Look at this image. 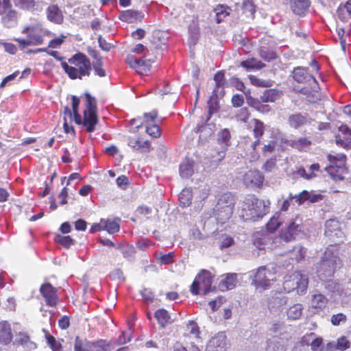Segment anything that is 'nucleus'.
<instances>
[{"label": "nucleus", "mask_w": 351, "mask_h": 351, "mask_svg": "<svg viewBox=\"0 0 351 351\" xmlns=\"http://www.w3.org/2000/svg\"><path fill=\"white\" fill-rule=\"evenodd\" d=\"M154 317L162 328H165L168 324L171 323V317L168 311L164 308L157 310L154 313Z\"/></svg>", "instance_id": "31"}, {"label": "nucleus", "mask_w": 351, "mask_h": 351, "mask_svg": "<svg viewBox=\"0 0 351 351\" xmlns=\"http://www.w3.org/2000/svg\"><path fill=\"white\" fill-rule=\"evenodd\" d=\"M40 292L48 306H55L56 305L58 302L56 289L50 283L43 285L40 288Z\"/></svg>", "instance_id": "15"}, {"label": "nucleus", "mask_w": 351, "mask_h": 351, "mask_svg": "<svg viewBox=\"0 0 351 351\" xmlns=\"http://www.w3.org/2000/svg\"><path fill=\"white\" fill-rule=\"evenodd\" d=\"M328 302L327 298L322 294L315 293L312 296L311 306L315 308H324Z\"/></svg>", "instance_id": "40"}, {"label": "nucleus", "mask_w": 351, "mask_h": 351, "mask_svg": "<svg viewBox=\"0 0 351 351\" xmlns=\"http://www.w3.org/2000/svg\"><path fill=\"white\" fill-rule=\"evenodd\" d=\"M231 9L223 5H219L215 9L216 14V21L217 23H220L223 19L230 14Z\"/></svg>", "instance_id": "41"}, {"label": "nucleus", "mask_w": 351, "mask_h": 351, "mask_svg": "<svg viewBox=\"0 0 351 351\" xmlns=\"http://www.w3.org/2000/svg\"><path fill=\"white\" fill-rule=\"evenodd\" d=\"M308 283V278L304 275L295 271L285 277L283 288L287 292L296 291L298 294H303L307 289Z\"/></svg>", "instance_id": "9"}, {"label": "nucleus", "mask_w": 351, "mask_h": 351, "mask_svg": "<svg viewBox=\"0 0 351 351\" xmlns=\"http://www.w3.org/2000/svg\"><path fill=\"white\" fill-rule=\"evenodd\" d=\"M273 337L267 340L265 351H286L289 337L283 322H274L270 328Z\"/></svg>", "instance_id": "4"}, {"label": "nucleus", "mask_w": 351, "mask_h": 351, "mask_svg": "<svg viewBox=\"0 0 351 351\" xmlns=\"http://www.w3.org/2000/svg\"><path fill=\"white\" fill-rule=\"evenodd\" d=\"M86 99V108L84 110V117L82 119L78 113L80 99L75 97H72V110L73 111V119L77 125H83L86 131L89 133L95 130V126L98 123L97 115V105L95 97H93L89 93H85Z\"/></svg>", "instance_id": "1"}, {"label": "nucleus", "mask_w": 351, "mask_h": 351, "mask_svg": "<svg viewBox=\"0 0 351 351\" xmlns=\"http://www.w3.org/2000/svg\"><path fill=\"white\" fill-rule=\"evenodd\" d=\"M336 143L346 149L351 147V130L346 125L339 128V134L336 136Z\"/></svg>", "instance_id": "19"}, {"label": "nucleus", "mask_w": 351, "mask_h": 351, "mask_svg": "<svg viewBox=\"0 0 351 351\" xmlns=\"http://www.w3.org/2000/svg\"><path fill=\"white\" fill-rule=\"evenodd\" d=\"M128 145L135 150L141 152H148L150 150V143L148 141H143L141 137H129Z\"/></svg>", "instance_id": "21"}, {"label": "nucleus", "mask_w": 351, "mask_h": 351, "mask_svg": "<svg viewBox=\"0 0 351 351\" xmlns=\"http://www.w3.org/2000/svg\"><path fill=\"white\" fill-rule=\"evenodd\" d=\"M282 220V213H276L267 223V229L271 232H274L281 225Z\"/></svg>", "instance_id": "39"}, {"label": "nucleus", "mask_w": 351, "mask_h": 351, "mask_svg": "<svg viewBox=\"0 0 351 351\" xmlns=\"http://www.w3.org/2000/svg\"><path fill=\"white\" fill-rule=\"evenodd\" d=\"M213 278V276L210 271L205 269L202 270L191 286V293L193 295H206L213 291L215 287H212Z\"/></svg>", "instance_id": "8"}, {"label": "nucleus", "mask_w": 351, "mask_h": 351, "mask_svg": "<svg viewBox=\"0 0 351 351\" xmlns=\"http://www.w3.org/2000/svg\"><path fill=\"white\" fill-rule=\"evenodd\" d=\"M311 89L307 88H303L301 90V93L306 95V99L310 102H316L319 99L318 89L319 86L315 87L314 84L310 85Z\"/></svg>", "instance_id": "33"}, {"label": "nucleus", "mask_w": 351, "mask_h": 351, "mask_svg": "<svg viewBox=\"0 0 351 351\" xmlns=\"http://www.w3.org/2000/svg\"><path fill=\"white\" fill-rule=\"evenodd\" d=\"M146 132L154 138H158L161 135L160 130L156 124L146 125Z\"/></svg>", "instance_id": "55"}, {"label": "nucleus", "mask_w": 351, "mask_h": 351, "mask_svg": "<svg viewBox=\"0 0 351 351\" xmlns=\"http://www.w3.org/2000/svg\"><path fill=\"white\" fill-rule=\"evenodd\" d=\"M16 5L23 8L28 9L34 5V0H14Z\"/></svg>", "instance_id": "60"}, {"label": "nucleus", "mask_w": 351, "mask_h": 351, "mask_svg": "<svg viewBox=\"0 0 351 351\" xmlns=\"http://www.w3.org/2000/svg\"><path fill=\"white\" fill-rule=\"evenodd\" d=\"M276 167V159L270 158L267 160L263 165V169L265 171L270 172L272 171Z\"/></svg>", "instance_id": "62"}, {"label": "nucleus", "mask_w": 351, "mask_h": 351, "mask_svg": "<svg viewBox=\"0 0 351 351\" xmlns=\"http://www.w3.org/2000/svg\"><path fill=\"white\" fill-rule=\"evenodd\" d=\"M264 129H265V127H264L263 123L259 120L255 119L253 132H254V134L255 137L257 138V140L255 141L254 142V143L252 144L254 149H256V146L260 144L259 138L261 137L262 135L263 134Z\"/></svg>", "instance_id": "38"}, {"label": "nucleus", "mask_w": 351, "mask_h": 351, "mask_svg": "<svg viewBox=\"0 0 351 351\" xmlns=\"http://www.w3.org/2000/svg\"><path fill=\"white\" fill-rule=\"evenodd\" d=\"M3 17V22L8 27L14 26L16 23L17 13L14 10H8Z\"/></svg>", "instance_id": "42"}, {"label": "nucleus", "mask_w": 351, "mask_h": 351, "mask_svg": "<svg viewBox=\"0 0 351 351\" xmlns=\"http://www.w3.org/2000/svg\"><path fill=\"white\" fill-rule=\"evenodd\" d=\"M306 252V250L300 245L295 246L292 250V252L294 254V258L298 262L304 257Z\"/></svg>", "instance_id": "56"}, {"label": "nucleus", "mask_w": 351, "mask_h": 351, "mask_svg": "<svg viewBox=\"0 0 351 351\" xmlns=\"http://www.w3.org/2000/svg\"><path fill=\"white\" fill-rule=\"evenodd\" d=\"M139 14L137 11L129 10L121 12L119 19L122 21L130 23H133L138 18Z\"/></svg>", "instance_id": "43"}, {"label": "nucleus", "mask_w": 351, "mask_h": 351, "mask_svg": "<svg viewBox=\"0 0 351 351\" xmlns=\"http://www.w3.org/2000/svg\"><path fill=\"white\" fill-rule=\"evenodd\" d=\"M287 304V298L281 294H276L269 299L268 308L272 313L278 315L284 310Z\"/></svg>", "instance_id": "18"}, {"label": "nucleus", "mask_w": 351, "mask_h": 351, "mask_svg": "<svg viewBox=\"0 0 351 351\" xmlns=\"http://www.w3.org/2000/svg\"><path fill=\"white\" fill-rule=\"evenodd\" d=\"M136 70L138 73L143 74L147 72L150 68L149 62L143 59H137Z\"/></svg>", "instance_id": "54"}, {"label": "nucleus", "mask_w": 351, "mask_h": 351, "mask_svg": "<svg viewBox=\"0 0 351 351\" xmlns=\"http://www.w3.org/2000/svg\"><path fill=\"white\" fill-rule=\"evenodd\" d=\"M325 234L328 237L341 238L343 232L340 230L339 221L335 219L327 220L325 223Z\"/></svg>", "instance_id": "20"}, {"label": "nucleus", "mask_w": 351, "mask_h": 351, "mask_svg": "<svg viewBox=\"0 0 351 351\" xmlns=\"http://www.w3.org/2000/svg\"><path fill=\"white\" fill-rule=\"evenodd\" d=\"M339 261L336 246L328 247L317 271L319 278L322 280H326L331 277Z\"/></svg>", "instance_id": "6"}, {"label": "nucleus", "mask_w": 351, "mask_h": 351, "mask_svg": "<svg viewBox=\"0 0 351 351\" xmlns=\"http://www.w3.org/2000/svg\"><path fill=\"white\" fill-rule=\"evenodd\" d=\"M193 194L192 190L190 188L183 189L179 195V202L180 206L186 207L191 205L192 201Z\"/></svg>", "instance_id": "37"}, {"label": "nucleus", "mask_w": 351, "mask_h": 351, "mask_svg": "<svg viewBox=\"0 0 351 351\" xmlns=\"http://www.w3.org/2000/svg\"><path fill=\"white\" fill-rule=\"evenodd\" d=\"M69 62L73 66H69L65 62H62L61 66L70 78L82 79L90 75L92 69L91 63L84 54L78 53L74 55L69 60Z\"/></svg>", "instance_id": "2"}, {"label": "nucleus", "mask_w": 351, "mask_h": 351, "mask_svg": "<svg viewBox=\"0 0 351 351\" xmlns=\"http://www.w3.org/2000/svg\"><path fill=\"white\" fill-rule=\"evenodd\" d=\"M186 328L187 330L189 332V334L193 336L198 341L199 339L200 331L197 323L193 321H191L187 324Z\"/></svg>", "instance_id": "52"}, {"label": "nucleus", "mask_w": 351, "mask_h": 351, "mask_svg": "<svg viewBox=\"0 0 351 351\" xmlns=\"http://www.w3.org/2000/svg\"><path fill=\"white\" fill-rule=\"evenodd\" d=\"M242 9L243 13H245L247 17L253 18L255 13V5L252 1L247 0L243 1Z\"/></svg>", "instance_id": "49"}, {"label": "nucleus", "mask_w": 351, "mask_h": 351, "mask_svg": "<svg viewBox=\"0 0 351 351\" xmlns=\"http://www.w3.org/2000/svg\"><path fill=\"white\" fill-rule=\"evenodd\" d=\"M22 34L27 35V38H16V40L20 47H27L32 45H39L43 42V37L51 36V33L44 29L40 23H34L25 26Z\"/></svg>", "instance_id": "5"}, {"label": "nucleus", "mask_w": 351, "mask_h": 351, "mask_svg": "<svg viewBox=\"0 0 351 351\" xmlns=\"http://www.w3.org/2000/svg\"><path fill=\"white\" fill-rule=\"evenodd\" d=\"M12 340V333L10 324L2 321L0 322V343L9 344Z\"/></svg>", "instance_id": "24"}, {"label": "nucleus", "mask_w": 351, "mask_h": 351, "mask_svg": "<svg viewBox=\"0 0 351 351\" xmlns=\"http://www.w3.org/2000/svg\"><path fill=\"white\" fill-rule=\"evenodd\" d=\"M237 119L243 123L247 121L249 119V112L246 108L240 109L239 112L237 114Z\"/></svg>", "instance_id": "63"}, {"label": "nucleus", "mask_w": 351, "mask_h": 351, "mask_svg": "<svg viewBox=\"0 0 351 351\" xmlns=\"http://www.w3.org/2000/svg\"><path fill=\"white\" fill-rule=\"evenodd\" d=\"M276 239L270 234L256 233L253 236V243L259 250L268 248H276L278 246H273L274 240Z\"/></svg>", "instance_id": "14"}, {"label": "nucleus", "mask_w": 351, "mask_h": 351, "mask_svg": "<svg viewBox=\"0 0 351 351\" xmlns=\"http://www.w3.org/2000/svg\"><path fill=\"white\" fill-rule=\"evenodd\" d=\"M311 2L309 0H290L292 11L298 15H304L308 10Z\"/></svg>", "instance_id": "25"}, {"label": "nucleus", "mask_w": 351, "mask_h": 351, "mask_svg": "<svg viewBox=\"0 0 351 351\" xmlns=\"http://www.w3.org/2000/svg\"><path fill=\"white\" fill-rule=\"evenodd\" d=\"M247 103L248 105L251 106L258 111L268 110L269 106L262 104L260 101L252 97L251 96L247 97Z\"/></svg>", "instance_id": "50"}, {"label": "nucleus", "mask_w": 351, "mask_h": 351, "mask_svg": "<svg viewBox=\"0 0 351 351\" xmlns=\"http://www.w3.org/2000/svg\"><path fill=\"white\" fill-rule=\"evenodd\" d=\"M194 173V162L186 158L180 165V174L182 178H188Z\"/></svg>", "instance_id": "29"}, {"label": "nucleus", "mask_w": 351, "mask_h": 351, "mask_svg": "<svg viewBox=\"0 0 351 351\" xmlns=\"http://www.w3.org/2000/svg\"><path fill=\"white\" fill-rule=\"evenodd\" d=\"M174 254L169 252L166 254L161 255L159 258L160 264L167 265L171 263L173 261Z\"/></svg>", "instance_id": "61"}, {"label": "nucleus", "mask_w": 351, "mask_h": 351, "mask_svg": "<svg viewBox=\"0 0 351 351\" xmlns=\"http://www.w3.org/2000/svg\"><path fill=\"white\" fill-rule=\"evenodd\" d=\"M241 65L246 69H261L265 66L264 63L254 58L242 61Z\"/></svg>", "instance_id": "47"}, {"label": "nucleus", "mask_w": 351, "mask_h": 351, "mask_svg": "<svg viewBox=\"0 0 351 351\" xmlns=\"http://www.w3.org/2000/svg\"><path fill=\"white\" fill-rule=\"evenodd\" d=\"M346 321V316L343 313L333 315L331 317V323L334 326H339L341 322H345Z\"/></svg>", "instance_id": "59"}, {"label": "nucleus", "mask_w": 351, "mask_h": 351, "mask_svg": "<svg viewBox=\"0 0 351 351\" xmlns=\"http://www.w3.org/2000/svg\"><path fill=\"white\" fill-rule=\"evenodd\" d=\"M337 14L341 21L348 22L351 19V0H348L344 5H339Z\"/></svg>", "instance_id": "27"}, {"label": "nucleus", "mask_w": 351, "mask_h": 351, "mask_svg": "<svg viewBox=\"0 0 351 351\" xmlns=\"http://www.w3.org/2000/svg\"><path fill=\"white\" fill-rule=\"evenodd\" d=\"M302 341L306 344L311 345V349L313 351H317V349L322 343V339L315 337V333L311 332L304 335L302 338Z\"/></svg>", "instance_id": "30"}, {"label": "nucleus", "mask_w": 351, "mask_h": 351, "mask_svg": "<svg viewBox=\"0 0 351 351\" xmlns=\"http://www.w3.org/2000/svg\"><path fill=\"white\" fill-rule=\"evenodd\" d=\"M74 351H110V349L104 341L95 343L83 342L77 337L75 339Z\"/></svg>", "instance_id": "12"}, {"label": "nucleus", "mask_w": 351, "mask_h": 351, "mask_svg": "<svg viewBox=\"0 0 351 351\" xmlns=\"http://www.w3.org/2000/svg\"><path fill=\"white\" fill-rule=\"evenodd\" d=\"M328 160L330 165H345L346 156L343 154H337L336 155L328 154Z\"/></svg>", "instance_id": "46"}, {"label": "nucleus", "mask_w": 351, "mask_h": 351, "mask_svg": "<svg viewBox=\"0 0 351 351\" xmlns=\"http://www.w3.org/2000/svg\"><path fill=\"white\" fill-rule=\"evenodd\" d=\"M119 219H105V230L109 234H114L119 230L120 226L119 223Z\"/></svg>", "instance_id": "45"}, {"label": "nucleus", "mask_w": 351, "mask_h": 351, "mask_svg": "<svg viewBox=\"0 0 351 351\" xmlns=\"http://www.w3.org/2000/svg\"><path fill=\"white\" fill-rule=\"evenodd\" d=\"M268 209L265 201L256 198L254 195H249L242 204L240 216L246 221H256L265 215Z\"/></svg>", "instance_id": "3"}, {"label": "nucleus", "mask_w": 351, "mask_h": 351, "mask_svg": "<svg viewBox=\"0 0 351 351\" xmlns=\"http://www.w3.org/2000/svg\"><path fill=\"white\" fill-rule=\"evenodd\" d=\"M54 241L66 248H69L74 243V240L71 237L60 234L56 235Z\"/></svg>", "instance_id": "48"}, {"label": "nucleus", "mask_w": 351, "mask_h": 351, "mask_svg": "<svg viewBox=\"0 0 351 351\" xmlns=\"http://www.w3.org/2000/svg\"><path fill=\"white\" fill-rule=\"evenodd\" d=\"M237 283V278L236 274H228L225 278L221 280L219 288L221 291H225L232 289Z\"/></svg>", "instance_id": "28"}, {"label": "nucleus", "mask_w": 351, "mask_h": 351, "mask_svg": "<svg viewBox=\"0 0 351 351\" xmlns=\"http://www.w3.org/2000/svg\"><path fill=\"white\" fill-rule=\"evenodd\" d=\"M306 121V117L300 113L291 115L288 120L289 125L295 129L303 125Z\"/></svg>", "instance_id": "35"}, {"label": "nucleus", "mask_w": 351, "mask_h": 351, "mask_svg": "<svg viewBox=\"0 0 351 351\" xmlns=\"http://www.w3.org/2000/svg\"><path fill=\"white\" fill-rule=\"evenodd\" d=\"M19 72L16 71V72L13 73L12 74L6 76L2 80L1 83L0 84V88H3L7 86L10 85L12 82H13L16 79V77L19 75Z\"/></svg>", "instance_id": "58"}, {"label": "nucleus", "mask_w": 351, "mask_h": 351, "mask_svg": "<svg viewBox=\"0 0 351 351\" xmlns=\"http://www.w3.org/2000/svg\"><path fill=\"white\" fill-rule=\"evenodd\" d=\"M293 77L299 83H308L309 85L314 84L315 87L317 86V80L308 72V69L306 68H295L293 71Z\"/></svg>", "instance_id": "17"}, {"label": "nucleus", "mask_w": 351, "mask_h": 351, "mask_svg": "<svg viewBox=\"0 0 351 351\" xmlns=\"http://www.w3.org/2000/svg\"><path fill=\"white\" fill-rule=\"evenodd\" d=\"M47 340L48 344L51 346L53 351H60V345L57 343L56 339L53 336H47Z\"/></svg>", "instance_id": "64"}, {"label": "nucleus", "mask_w": 351, "mask_h": 351, "mask_svg": "<svg viewBox=\"0 0 351 351\" xmlns=\"http://www.w3.org/2000/svg\"><path fill=\"white\" fill-rule=\"evenodd\" d=\"M230 138V134L228 130L224 129L219 133L218 141H221L224 144L223 148H225L228 145V142Z\"/></svg>", "instance_id": "57"}, {"label": "nucleus", "mask_w": 351, "mask_h": 351, "mask_svg": "<svg viewBox=\"0 0 351 351\" xmlns=\"http://www.w3.org/2000/svg\"><path fill=\"white\" fill-rule=\"evenodd\" d=\"M243 181L247 186L261 187L263 184L264 176L258 170H250L245 173Z\"/></svg>", "instance_id": "16"}, {"label": "nucleus", "mask_w": 351, "mask_h": 351, "mask_svg": "<svg viewBox=\"0 0 351 351\" xmlns=\"http://www.w3.org/2000/svg\"><path fill=\"white\" fill-rule=\"evenodd\" d=\"M47 17L49 21L56 24L62 23L64 16L62 10L57 5H49L46 10Z\"/></svg>", "instance_id": "23"}, {"label": "nucleus", "mask_w": 351, "mask_h": 351, "mask_svg": "<svg viewBox=\"0 0 351 351\" xmlns=\"http://www.w3.org/2000/svg\"><path fill=\"white\" fill-rule=\"evenodd\" d=\"M234 206V198L231 193L221 195L216 205L217 219L221 223L229 219L233 213Z\"/></svg>", "instance_id": "10"}, {"label": "nucleus", "mask_w": 351, "mask_h": 351, "mask_svg": "<svg viewBox=\"0 0 351 351\" xmlns=\"http://www.w3.org/2000/svg\"><path fill=\"white\" fill-rule=\"evenodd\" d=\"M276 280V270L273 266H262L256 271L253 283L257 289L265 290Z\"/></svg>", "instance_id": "11"}, {"label": "nucleus", "mask_w": 351, "mask_h": 351, "mask_svg": "<svg viewBox=\"0 0 351 351\" xmlns=\"http://www.w3.org/2000/svg\"><path fill=\"white\" fill-rule=\"evenodd\" d=\"M326 171L335 180H342L344 175L346 174V168L345 165H330L326 167Z\"/></svg>", "instance_id": "26"}, {"label": "nucleus", "mask_w": 351, "mask_h": 351, "mask_svg": "<svg viewBox=\"0 0 351 351\" xmlns=\"http://www.w3.org/2000/svg\"><path fill=\"white\" fill-rule=\"evenodd\" d=\"M303 312V306L301 304H295L290 306L287 311V317L289 319L296 320L301 317Z\"/></svg>", "instance_id": "36"}, {"label": "nucleus", "mask_w": 351, "mask_h": 351, "mask_svg": "<svg viewBox=\"0 0 351 351\" xmlns=\"http://www.w3.org/2000/svg\"><path fill=\"white\" fill-rule=\"evenodd\" d=\"M350 347V342L344 336L339 337L337 342L332 341L328 343L330 350H339L343 351Z\"/></svg>", "instance_id": "32"}, {"label": "nucleus", "mask_w": 351, "mask_h": 351, "mask_svg": "<svg viewBox=\"0 0 351 351\" xmlns=\"http://www.w3.org/2000/svg\"><path fill=\"white\" fill-rule=\"evenodd\" d=\"M311 144L309 139L306 137H302L297 140L292 141L290 145L299 150H306Z\"/></svg>", "instance_id": "44"}, {"label": "nucleus", "mask_w": 351, "mask_h": 351, "mask_svg": "<svg viewBox=\"0 0 351 351\" xmlns=\"http://www.w3.org/2000/svg\"><path fill=\"white\" fill-rule=\"evenodd\" d=\"M281 96V93L276 89H267L261 96V100L263 102H274Z\"/></svg>", "instance_id": "34"}, {"label": "nucleus", "mask_w": 351, "mask_h": 351, "mask_svg": "<svg viewBox=\"0 0 351 351\" xmlns=\"http://www.w3.org/2000/svg\"><path fill=\"white\" fill-rule=\"evenodd\" d=\"M259 55L263 60L267 62L276 58V53L265 47L260 49Z\"/></svg>", "instance_id": "51"}, {"label": "nucleus", "mask_w": 351, "mask_h": 351, "mask_svg": "<svg viewBox=\"0 0 351 351\" xmlns=\"http://www.w3.org/2000/svg\"><path fill=\"white\" fill-rule=\"evenodd\" d=\"M295 202H298V205H301L307 200L311 203H315L322 199V195L321 194L315 193L313 191L308 192L307 191H303L298 195H295Z\"/></svg>", "instance_id": "22"}, {"label": "nucleus", "mask_w": 351, "mask_h": 351, "mask_svg": "<svg viewBox=\"0 0 351 351\" xmlns=\"http://www.w3.org/2000/svg\"><path fill=\"white\" fill-rule=\"evenodd\" d=\"M303 232L302 219L296 217L291 220L287 227L282 230L278 237H276L272 245L281 246L282 243H287L296 239V237Z\"/></svg>", "instance_id": "7"}, {"label": "nucleus", "mask_w": 351, "mask_h": 351, "mask_svg": "<svg viewBox=\"0 0 351 351\" xmlns=\"http://www.w3.org/2000/svg\"><path fill=\"white\" fill-rule=\"evenodd\" d=\"M228 343L226 334L223 332H218L208 342L206 351H227Z\"/></svg>", "instance_id": "13"}, {"label": "nucleus", "mask_w": 351, "mask_h": 351, "mask_svg": "<svg viewBox=\"0 0 351 351\" xmlns=\"http://www.w3.org/2000/svg\"><path fill=\"white\" fill-rule=\"evenodd\" d=\"M250 80L252 83V84L259 86V87H269L271 86V80H262L256 77L254 75H250L249 77Z\"/></svg>", "instance_id": "53"}]
</instances>
